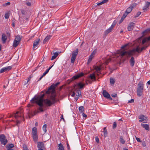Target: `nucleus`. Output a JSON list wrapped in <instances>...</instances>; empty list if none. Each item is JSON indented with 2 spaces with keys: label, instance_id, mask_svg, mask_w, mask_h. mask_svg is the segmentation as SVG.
Returning a JSON list of instances; mask_svg holds the SVG:
<instances>
[{
  "label": "nucleus",
  "instance_id": "obj_38",
  "mask_svg": "<svg viewBox=\"0 0 150 150\" xmlns=\"http://www.w3.org/2000/svg\"><path fill=\"white\" fill-rule=\"evenodd\" d=\"M79 110L80 112H82L84 110V107L83 106H80L79 108Z\"/></svg>",
  "mask_w": 150,
  "mask_h": 150
},
{
  "label": "nucleus",
  "instance_id": "obj_52",
  "mask_svg": "<svg viewBox=\"0 0 150 150\" xmlns=\"http://www.w3.org/2000/svg\"><path fill=\"white\" fill-rule=\"evenodd\" d=\"M136 139L137 140V141L139 142H142L141 140L139 138L135 136Z\"/></svg>",
  "mask_w": 150,
  "mask_h": 150
},
{
  "label": "nucleus",
  "instance_id": "obj_1",
  "mask_svg": "<svg viewBox=\"0 0 150 150\" xmlns=\"http://www.w3.org/2000/svg\"><path fill=\"white\" fill-rule=\"evenodd\" d=\"M45 96L44 94H42L40 97H34L30 100L32 103H36L40 107L39 110L41 112H43V110L42 108L44 107L43 104V101L44 100L43 97Z\"/></svg>",
  "mask_w": 150,
  "mask_h": 150
},
{
  "label": "nucleus",
  "instance_id": "obj_37",
  "mask_svg": "<svg viewBox=\"0 0 150 150\" xmlns=\"http://www.w3.org/2000/svg\"><path fill=\"white\" fill-rule=\"evenodd\" d=\"M119 140L120 142L122 144H124L125 143V141L123 139V137L122 136H121L120 137Z\"/></svg>",
  "mask_w": 150,
  "mask_h": 150
},
{
  "label": "nucleus",
  "instance_id": "obj_49",
  "mask_svg": "<svg viewBox=\"0 0 150 150\" xmlns=\"http://www.w3.org/2000/svg\"><path fill=\"white\" fill-rule=\"evenodd\" d=\"M10 4V2H8L7 3H6L3 4V6L5 7L7 6V5H9Z\"/></svg>",
  "mask_w": 150,
  "mask_h": 150
},
{
  "label": "nucleus",
  "instance_id": "obj_7",
  "mask_svg": "<svg viewBox=\"0 0 150 150\" xmlns=\"http://www.w3.org/2000/svg\"><path fill=\"white\" fill-rule=\"evenodd\" d=\"M59 84L60 82H58L55 84H52L51 86H50L49 88H48V90L46 92V93L47 94L50 93V90H54L55 87L59 85Z\"/></svg>",
  "mask_w": 150,
  "mask_h": 150
},
{
  "label": "nucleus",
  "instance_id": "obj_35",
  "mask_svg": "<svg viewBox=\"0 0 150 150\" xmlns=\"http://www.w3.org/2000/svg\"><path fill=\"white\" fill-rule=\"evenodd\" d=\"M21 38L19 35H18L16 37L15 40L16 41H19V42H20Z\"/></svg>",
  "mask_w": 150,
  "mask_h": 150
},
{
  "label": "nucleus",
  "instance_id": "obj_51",
  "mask_svg": "<svg viewBox=\"0 0 150 150\" xmlns=\"http://www.w3.org/2000/svg\"><path fill=\"white\" fill-rule=\"evenodd\" d=\"M96 50H93V51L91 53V54L93 56H94L95 54H96Z\"/></svg>",
  "mask_w": 150,
  "mask_h": 150
},
{
  "label": "nucleus",
  "instance_id": "obj_14",
  "mask_svg": "<svg viewBox=\"0 0 150 150\" xmlns=\"http://www.w3.org/2000/svg\"><path fill=\"white\" fill-rule=\"evenodd\" d=\"M37 147L39 149H43L45 148L44 144L42 142H38Z\"/></svg>",
  "mask_w": 150,
  "mask_h": 150
},
{
  "label": "nucleus",
  "instance_id": "obj_42",
  "mask_svg": "<svg viewBox=\"0 0 150 150\" xmlns=\"http://www.w3.org/2000/svg\"><path fill=\"white\" fill-rule=\"evenodd\" d=\"M51 99L52 100V103H54L56 102L55 98L54 96H51Z\"/></svg>",
  "mask_w": 150,
  "mask_h": 150
},
{
  "label": "nucleus",
  "instance_id": "obj_64",
  "mask_svg": "<svg viewBox=\"0 0 150 150\" xmlns=\"http://www.w3.org/2000/svg\"><path fill=\"white\" fill-rule=\"evenodd\" d=\"M146 39L147 41H149L150 40V36L147 38H145Z\"/></svg>",
  "mask_w": 150,
  "mask_h": 150
},
{
  "label": "nucleus",
  "instance_id": "obj_47",
  "mask_svg": "<svg viewBox=\"0 0 150 150\" xmlns=\"http://www.w3.org/2000/svg\"><path fill=\"white\" fill-rule=\"evenodd\" d=\"M141 14V12L140 11L138 12L136 14L135 16L134 17L135 18H137Z\"/></svg>",
  "mask_w": 150,
  "mask_h": 150
},
{
  "label": "nucleus",
  "instance_id": "obj_60",
  "mask_svg": "<svg viewBox=\"0 0 150 150\" xmlns=\"http://www.w3.org/2000/svg\"><path fill=\"white\" fill-rule=\"evenodd\" d=\"M43 64V61H42L41 62H40L38 66V67H40L41 66V65L42 64Z\"/></svg>",
  "mask_w": 150,
  "mask_h": 150
},
{
  "label": "nucleus",
  "instance_id": "obj_23",
  "mask_svg": "<svg viewBox=\"0 0 150 150\" xmlns=\"http://www.w3.org/2000/svg\"><path fill=\"white\" fill-rule=\"evenodd\" d=\"M14 117L16 118V119H17L18 117H21V118L22 119V120H24V118L22 117H21V115H20L19 114V112H17L16 113H15L14 115Z\"/></svg>",
  "mask_w": 150,
  "mask_h": 150
},
{
  "label": "nucleus",
  "instance_id": "obj_28",
  "mask_svg": "<svg viewBox=\"0 0 150 150\" xmlns=\"http://www.w3.org/2000/svg\"><path fill=\"white\" fill-rule=\"evenodd\" d=\"M94 56L92 55L91 54L90 55L88 59L87 62V64H88L91 62L93 58L94 57Z\"/></svg>",
  "mask_w": 150,
  "mask_h": 150
},
{
  "label": "nucleus",
  "instance_id": "obj_34",
  "mask_svg": "<svg viewBox=\"0 0 150 150\" xmlns=\"http://www.w3.org/2000/svg\"><path fill=\"white\" fill-rule=\"evenodd\" d=\"M48 72L49 71H48V70H47V69L45 71L43 75L38 80V81H40L43 78V76H45L48 73Z\"/></svg>",
  "mask_w": 150,
  "mask_h": 150
},
{
  "label": "nucleus",
  "instance_id": "obj_53",
  "mask_svg": "<svg viewBox=\"0 0 150 150\" xmlns=\"http://www.w3.org/2000/svg\"><path fill=\"white\" fill-rule=\"evenodd\" d=\"M146 41H147L146 39L145 38L144 39L142 40V44H144L146 42Z\"/></svg>",
  "mask_w": 150,
  "mask_h": 150
},
{
  "label": "nucleus",
  "instance_id": "obj_39",
  "mask_svg": "<svg viewBox=\"0 0 150 150\" xmlns=\"http://www.w3.org/2000/svg\"><path fill=\"white\" fill-rule=\"evenodd\" d=\"M117 23V21L115 20H114L110 27H111V28H112L113 29L114 28V26L116 25Z\"/></svg>",
  "mask_w": 150,
  "mask_h": 150
},
{
  "label": "nucleus",
  "instance_id": "obj_62",
  "mask_svg": "<svg viewBox=\"0 0 150 150\" xmlns=\"http://www.w3.org/2000/svg\"><path fill=\"white\" fill-rule=\"evenodd\" d=\"M26 4L27 5L29 6H30L31 5V3L29 2H26Z\"/></svg>",
  "mask_w": 150,
  "mask_h": 150
},
{
  "label": "nucleus",
  "instance_id": "obj_3",
  "mask_svg": "<svg viewBox=\"0 0 150 150\" xmlns=\"http://www.w3.org/2000/svg\"><path fill=\"white\" fill-rule=\"evenodd\" d=\"M144 88V84L143 82L140 81L138 83L137 90V94L138 96H141L142 95Z\"/></svg>",
  "mask_w": 150,
  "mask_h": 150
},
{
  "label": "nucleus",
  "instance_id": "obj_33",
  "mask_svg": "<svg viewBox=\"0 0 150 150\" xmlns=\"http://www.w3.org/2000/svg\"><path fill=\"white\" fill-rule=\"evenodd\" d=\"M14 147L13 144H7L6 146V147L7 149H11Z\"/></svg>",
  "mask_w": 150,
  "mask_h": 150
},
{
  "label": "nucleus",
  "instance_id": "obj_40",
  "mask_svg": "<svg viewBox=\"0 0 150 150\" xmlns=\"http://www.w3.org/2000/svg\"><path fill=\"white\" fill-rule=\"evenodd\" d=\"M115 82V80L113 78H111L110 79V82L111 84H114Z\"/></svg>",
  "mask_w": 150,
  "mask_h": 150
},
{
  "label": "nucleus",
  "instance_id": "obj_48",
  "mask_svg": "<svg viewBox=\"0 0 150 150\" xmlns=\"http://www.w3.org/2000/svg\"><path fill=\"white\" fill-rule=\"evenodd\" d=\"M116 127H117V123L115 122H114L113 123V126H112L113 128V129H115Z\"/></svg>",
  "mask_w": 150,
  "mask_h": 150
},
{
  "label": "nucleus",
  "instance_id": "obj_17",
  "mask_svg": "<svg viewBox=\"0 0 150 150\" xmlns=\"http://www.w3.org/2000/svg\"><path fill=\"white\" fill-rule=\"evenodd\" d=\"M43 102L45 103L48 106H51L52 104V103L51 101L48 99L44 100L43 101Z\"/></svg>",
  "mask_w": 150,
  "mask_h": 150
},
{
  "label": "nucleus",
  "instance_id": "obj_24",
  "mask_svg": "<svg viewBox=\"0 0 150 150\" xmlns=\"http://www.w3.org/2000/svg\"><path fill=\"white\" fill-rule=\"evenodd\" d=\"M38 112V111L37 112L35 111L34 112V113H33L32 112H29L28 113V115L29 116V118H30L31 117H31L33 116L34 115H35L36 114H37V113Z\"/></svg>",
  "mask_w": 150,
  "mask_h": 150
},
{
  "label": "nucleus",
  "instance_id": "obj_15",
  "mask_svg": "<svg viewBox=\"0 0 150 150\" xmlns=\"http://www.w3.org/2000/svg\"><path fill=\"white\" fill-rule=\"evenodd\" d=\"M150 6V2L147 1L146 2L145 5L143 7V9L144 11H146L147 10V8Z\"/></svg>",
  "mask_w": 150,
  "mask_h": 150
},
{
  "label": "nucleus",
  "instance_id": "obj_45",
  "mask_svg": "<svg viewBox=\"0 0 150 150\" xmlns=\"http://www.w3.org/2000/svg\"><path fill=\"white\" fill-rule=\"evenodd\" d=\"M136 5L137 3H134L132 4L130 7H131L132 9H133L136 6Z\"/></svg>",
  "mask_w": 150,
  "mask_h": 150
},
{
  "label": "nucleus",
  "instance_id": "obj_9",
  "mask_svg": "<svg viewBox=\"0 0 150 150\" xmlns=\"http://www.w3.org/2000/svg\"><path fill=\"white\" fill-rule=\"evenodd\" d=\"M12 68V67L11 66H8L4 67L0 70V73H2L6 71H9Z\"/></svg>",
  "mask_w": 150,
  "mask_h": 150
},
{
  "label": "nucleus",
  "instance_id": "obj_13",
  "mask_svg": "<svg viewBox=\"0 0 150 150\" xmlns=\"http://www.w3.org/2000/svg\"><path fill=\"white\" fill-rule=\"evenodd\" d=\"M134 23L133 22L130 23L127 27V29L129 31H132L134 27Z\"/></svg>",
  "mask_w": 150,
  "mask_h": 150
},
{
  "label": "nucleus",
  "instance_id": "obj_29",
  "mask_svg": "<svg viewBox=\"0 0 150 150\" xmlns=\"http://www.w3.org/2000/svg\"><path fill=\"white\" fill-rule=\"evenodd\" d=\"M94 56L92 55L91 54L90 55L88 59L87 62V64H88L91 62L93 58L94 57Z\"/></svg>",
  "mask_w": 150,
  "mask_h": 150
},
{
  "label": "nucleus",
  "instance_id": "obj_22",
  "mask_svg": "<svg viewBox=\"0 0 150 150\" xmlns=\"http://www.w3.org/2000/svg\"><path fill=\"white\" fill-rule=\"evenodd\" d=\"M146 117L143 115H141L139 116V119L140 120L139 121L141 122L144 121L145 120Z\"/></svg>",
  "mask_w": 150,
  "mask_h": 150
},
{
  "label": "nucleus",
  "instance_id": "obj_20",
  "mask_svg": "<svg viewBox=\"0 0 150 150\" xmlns=\"http://www.w3.org/2000/svg\"><path fill=\"white\" fill-rule=\"evenodd\" d=\"M47 2L50 7L53 6H54L55 3L54 0H48Z\"/></svg>",
  "mask_w": 150,
  "mask_h": 150
},
{
  "label": "nucleus",
  "instance_id": "obj_8",
  "mask_svg": "<svg viewBox=\"0 0 150 150\" xmlns=\"http://www.w3.org/2000/svg\"><path fill=\"white\" fill-rule=\"evenodd\" d=\"M103 94L105 98L109 100H112V98L111 97L110 94L105 90H103Z\"/></svg>",
  "mask_w": 150,
  "mask_h": 150
},
{
  "label": "nucleus",
  "instance_id": "obj_30",
  "mask_svg": "<svg viewBox=\"0 0 150 150\" xmlns=\"http://www.w3.org/2000/svg\"><path fill=\"white\" fill-rule=\"evenodd\" d=\"M89 77L92 80L94 79V81H96V79L94 74H91Z\"/></svg>",
  "mask_w": 150,
  "mask_h": 150
},
{
  "label": "nucleus",
  "instance_id": "obj_26",
  "mask_svg": "<svg viewBox=\"0 0 150 150\" xmlns=\"http://www.w3.org/2000/svg\"><path fill=\"white\" fill-rule=\"evenodd\" d=\"M111 59L110 58H105L104 60L103 63L106 65L108 64L109 62H110Z\"/></svg>",
  "mask_w": 150,
  "mask_h": 150
},
{
  "label": "nucleus",
  "instance_id": "obj_19",
  "mask_svg": "<svg viewBox=\"0 0 150 150\" xmlns=\"http://www.w3.org/2000/svg\"><path fill=\"white\" fill-rule=\"evenodd\" d=\"M112 29L110 27L109 28L106 30L104 32V35L106 36L107 35L110 33L112 30Z\"/></svg>",
  "mask_w": 150,
  "mask_h": 150
},
{
  "label": "nucleus",
  "instance_id": "obj_55",
  "mask_svg": "<svg viewBox=\"0 0 150 150\" xmlns=\"http://www.w3.org/2000/svg\"><path fill=\"white\" fill-rule=\"evenodd\" d=\"M5 17L6 19H8L9 18V16L8 14H5Z\"/></svg>",
  "mask_w": 150,
  "mask_h": 150
},
{
  "label": "nucleus",
  "instance_id": "obj_41",
  "mask_svg": "<svg viewBox=\"0 0 150 150\" xmlns=\"http://www.w3.org/2000/svg\"><path fill=\"white\" fill-rule=\"evenodd\" d=\"M137 47H138L139 49V53L142 51L143 50H145L146 48L147 47V46H146V47H143L141 48V49H140L139 47L138 46H137Z\"/></svg>",
  "mask_w": 150,
  "mask_h": 150
},
{
  "label": "nucleus",
  "instance_id": "obj_11",
  "mask_svg": "<svg viewBox=\"0 0 150 150\" xmlns=\"http://www.w3.org/2000/svg\"><path fill=\"white\" fill-rule=\"evenodd\" d=\"M85 85L84 83H83L82 82H80L79 83L75 85V87L77 86L78 87L79 89H81L83 88Z\"/></svg>",
  "mask_w": 150,
  "mask_h": 150
},
{
  "label": "nucleus",
  "instance_id": "obj_32",
  "mask_svg": "<svg viewBox=\"0 0 150 150\" xmlns=\"http://www.w3.org/2000/svg\"><path fill=\"white\" fill-rule=\"evenodd\" d=\"M19 41H16L14 40L13 44V47H16L19 44Z\"/></svg>",
  "mask_w": 150,
  "mask_h": 150
},
{
  "label": "nucleus",
  "instance_id": "obj_16",
  "mask_svg": "<svg viewBox=\"0 0 150 150\" xmlns=\"http://www.w3.org/2000/svg\"><path fill=\"white\" fill-rule=\"evenodd\" d=\"M129 63L130 65L132 67H133L134 66L135 63V60L134 58L133 57H132L130 59Z\"/></svg>",
  "mask_w": 150,
  "mask_h": 150
},
{
  "label": "nucleus",
  "instance_id": "obj_25",
  "mask_svg": "<svg viewBox=\"0 0 150 150\" xmlns=\"http://www.w3.org/2000/svg\"><path fill=\"white\" fill-rule=\"evenodd\" d=\"M51 36L50 35H47L43 41V44H45L48 41L50 38Z\"/></svg>",
  "mask_w": 150,
  "mask_h": 150
},
{
  "label": "nucleus",
  "instance_id": "obj_50",
  "mask_svg": "<svg viewBox=\"0 0 150 150\" xmlns=\"http://www.w3.org/2000/svg\"><path fill=\"white\" fill-rule=\"evenodd\" d=\"M23 148L24 150H29L26 146L25 145H23Z\"/></svg>",
  "mask_w": 150,
  "mask_h": 150
},
{
  "label": "nucleus",
  "instance_id": "obj_54",
  "mask_svg": "<svg viewBox=\"0 0 150 150\" xmlns=\"http://www.w3.org/2000/svg\"><path fill=\"white\" fill-rule=\"evenodd\" d=\"M149 31H150V29H147L145 30L144 31H143V33L144 34L145 33H146V32H149Z\"/></svg>",
  "mask_w": 150,
  "mask_h": 150
},
{
  "label": "nucleus",
  "instance_id": "obj_2",
  "mask_svg": "<svg viewBox=\"0 0 150 150\" xmlns=\"http://www.w3.org/2000/svg\"><path fill=\"white\" fill-rule=\"evenodd\" d=\"M139 50L138 47H137L136 48H134L132 50H129V51H121L119 53V57L120 58H122L126 54L129 56H131L134 54L136 52L139 53Z\"/></svg>",
  "mask_w": 150,
  "mask_h": 150
},
{
  "label": "nucleus",
  "instance_id": "obj_44",
  "mask_svg": "<svg viewBox=\"0 0 150 150\" xmlns=\"http://www.w3.org/2000/svg\"><path fill=\"white\" fill-rule=\"evenodd\" d=\"M76 93V95L77 96H79L81 94V92L80 90H77Z\"/></svg>",
  "mask_w": 150,
  "mask_h": 150
},
{
  "label": "nucleus",
  "instance_id": "obj_46",
  "mask_svg": "<svg viewBox=\"0 0 150 150\" xmlns=\"http://www.w3.org/2000/svg\"><path fill=\"white\" fill-rule=\"evenodd\" d=\"M95 69H96L97 71H99L101 70V68L100 67L96 66L95 67Z\"/></svg>",
  "mask_w": 150,
  "mask_h": 150
},
{
  "label": "nucleus",
  "instance_id": "obj_61",
  "mask_svg": "<svg viewBox=\"0 0 150 150\" xmlns=\"http://www.w3.org/2000/svg\"><path fill=\"white\" fill-rule=\"evenodd\" d=\"M142 145L143 146L145 147L146 146L145 142H143L142 143Z\"/></svg>",
  "mask_w": 150,
  "mask_h": 150
},
{
  "label": "nucleus",
  "instance_id": "obj_12",
  "mask_svg": "<svg viewBox=\"0 0 150 150\" xmlns=\"http://www.w3.org/2000/svg\"><path fill=\"white\" fill-rule=\"evenodd\" d=\"M40 40V39L39 38L34 41L33 48L34 50H35V48L38 46Z\"/></svg>",
  "mask_w": 150,
  "mask_h": 150
},
{
  "label": "nucleus",
  "instance_id": "obj_57",
  "mask_svg": "<svg viewBox=\"0 0 150 150\" xmlns=\"http://www.w3.org/2000/svg\"><path fill=\"white\" fill-rule=\"evenodd\" d=\"M31 76H30L28 78V81H27V82L25 84V85L26 83H27L31 79Z\"/></svg>",
  "mask_w": 150,
  "mask_h": 150
},
{
  "label": "nucleus",
  "instance_id": "obj_27",
  "mask_svg": "<svg viewBox=\"0 0 150 150\" xmlns=\"http://www.w3.org/2000/svg\"><path fill=\"white\" fill-rule=\"evenodd\" d=\"M58 146L59 147V150H64V146L61 143H60L59 144H58Z\"/></svg>",
  "mask_w": 150,
  "mask_h": 150
},
{
  "label": "nucleus",
  "instance_id": "obj_18",
  "mask_svg": "<svg viewBox=\"0 0 150 150\" xmlns=\"http://www.w3.org/2000/svg\"><path fill=\"white\" fill-rule=\"evenodd\" d=\"M142 126L146 130H149V125L148 124H143V123L141 124Z\"/></svg>",
  "mask_w": 150,
  "mask_h": 150
},
{
  "label": "nucleus",
  "instance_id": "obj_36",
  "mask_svg": "<svg viewBox=\"0 0 150 150\" xmlns=\"http://www.w3.org/2000/svg\"><path fill=\"white\" fill-rule=\"evenodd\" d=\"M132 9L130 7H129L128 8H127L125 11L126 12V13H127L129 14L132 11Z\"/></svg>",
  "mask_w": 150,
  "mask_h": 150
},
{
  "label": "nucleus",
  "instance_id": "obj_5",
  "mask_svg": "<svg viewBox=\"0 0 150 150\" xmlns=\"http://www.w3.org/2000/svg\"><path fill=\"white\" fill-rule=\"evenodd\" d=\"M79 52V50L78 48L73 51L72 54V57H71V62L73 64L75 61L76 56L77 55Z\"/></svg>",
  "mask_w": 150,
  "mask_h": 150
},
{
  "label": "nucleus",
  "instance_id": "obj_56",
  "mask_svg": "<svg viewBox=\"0 0 150 150\" xmlns=\"http://www.w3.org/2000/svg\"><path fill=\"white\" fill-rule=\"evenodd\" d=\"M128 45V44H126L125 45H123L121 47V48L122 49H124L126 47L127 45Z\"/></svg>",
  "mask_w": 150,
  "mask_h": 150
},
{
  "label": "nucleus",
  "instance_id": "obj_10",
  "mask_svg": "<svg viewBox=\"0 0 150 150\" xmlns=\"http://www.w3.org/2000/svg\"><path fill=\"white\" fill-rule=\"evenodd\" d=\"M84 75V74L82 72H81L80 73H79L77 74L76 75L74 76H73L72 78V80H73L79 78L83 76Z\"/></svg>",
  "mask_w": 150,
  "mask_h": 150
},
{
  "label": "nucleus",
  "instance_id": "obj_6",
  "mask_svg": "<svg viewBox=\"0 0 150 150\" xmlns=\"http://www.w3.org/2000/svg\"><path fill=\"white\" fill-rule=\"evenodd\" d=\"M0 142L1 144L4 145H5L7 143L8 141L6 139V137L4 134L0 135Z\"/></svg>",
  "mask_w": 150,
  "mask_h": 150
},
{
  "label": "nucleus",
  "instance_id": "obj_31",
  "mask_svg": "<svg viewBox=\"0 0 150 150\" xmlns=\"http://www.w3.org/2000/svg\"><path fill=\"white\" fill-rule=\"evenodd\" d=\"M103 132L104 136L105 137L107 136L108 135L107 130L105 127H104L103 128Z\"/></svg>",
  "mask_w": 150,
  "mask_h": 150
},
{
  "label": "nucleus",
  "instance_id": "obj_21",
  "mask_svg": "<svg viewBox=\"0 0 150 150\" xmlns=\"http://www.w3.org/2000/svg\"><path fill=\"white\" fill-rule=\"evenodd\" d=\"M7 40V37L4 34H3L2 35V37L1 38V40L3 43L6 42Z\"/></svg>",
  "mask_w": 150,
  "mask_h": 150
},
{
  "label": "nucleus",
  "instance_id": "obj_43",
  "mask_svg": "<svg viewBox=\"0 0 150 150\" xmlns=\"http://www.w3.org/2000/svg\"><path fill=\"white\" fill-rule=\"evenodd\" d=\"M47 125L46 124H45L43 126L42 129L45 133L47 132Z\"/></svg>",
  "mask_w": 150,
  "mask_h": 150
},
{
  "label": "nucleus",
  "instance_id": "obj_63",
  "mask_svg": "<svg viewBox=\"0 0 150 150\" xmlns=\"http://www.w3.org/2000/svg\"><path fill=\"white\" fill-rule=\"evenodd\" d=\"M56 57H55L54 55H53L52 56V57L51 58V60H52L55 59Z\"/></svg>",
  "mask_w": 150,
  "mask_h": 150
},
{
  "label": "nucleus",
  "instance_id": "obj_4",
  "mask_svg": "<svg viewBox=\"0 0 150 150\" xmlns=\"http://www.w3.org/2000/svg\"><path fill=\"white\" fill-rule=\"evenodd\" d=\"M32 134L34 141L35 142H37L38 139L37 130L35 127H33L32 129Z\"/></svg>",
  "mask_w": 150,
  "mask_h": 150
},
{
  "label": "nucleus",
  "instance_id": "obj_58",
  "mask_svg": "<svg viewBox=\"0 0 150 150\" xmlns=\"http://www.w3.org/2000/svg\"><path fill=\"white\" fill-rule=\"evenodd\" d=\"M59 54H58V53L57 52H55L54 53V56L56 57H57L58 56V55Z\"/></svg>",
  "mask_w": 150,
  "mask_h": 150
},
{
  "label": "nucleus",
  "instance_id": "obj_59",
  "mask_svg": "<svg viewBox=\"0 0 150 150\" xmlns=\"http://www.w3.org/2000/svg\"><path fill=\"white\" fill-rule=\"evenodd\" d=\"M134 99H131V100L128 101V103H133L134 102Z\"/></svg>",
  "mask_w": 150,
  "mask_h": 150
}]
</instances>
